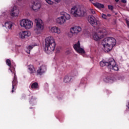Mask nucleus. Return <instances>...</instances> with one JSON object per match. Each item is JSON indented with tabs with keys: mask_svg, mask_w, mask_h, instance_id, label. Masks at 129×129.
I'll use <instances>...</instances> for the list:
<instances>
[{
	"mask_svg": "<svg viewBox=\"0 0 129 129\" xmlns=\"http://www.w3.org/2000/svg\"><path fill=\"white\" fill-rule=\"evenodd\" d=\"M62 16L63 17V19H64L66 23L67 21H69L70 19H71V16L70 14L66 12H64Z\"/></svg>",
	"mask_w": 129,
	"mask_h": 129,
	"instance_id": "obj_20",
	"label": "nucleus"
},
{
	"mask_svg": "<svg viewBox=\"0 0 129 129\" xmlns=\"http://www.w3.org/2000/svg\"><path fill=\"white\" fill-rule=\"evenodd\" d=\"M32 5H30V9L33 10L34 12H39L41 7V4L38 2L35 1L32 2Z\"/></svg>",
	"mask_w": 129,
	"mask_h": 129,
	"instance_id": "obj_10",
	"label": "nucleus"
},
{
	"mask_svg": "<svg viewBox=\"0 0 129 129\" xmlns=\"http://www.w3.org/2000/svg\"><path fill=\"white\" fill-rule=\"evenodd\" d=\"M89 12L90 14H91L92 15H95L96 14L95 10H94V9H93L92 8H90L89 9Z\"/></svg>",
	"mask_w": 129,
	"mask_h": 129,
	"instance_id": "obj_26",
	"label": "nucleus"
},
{
	"mask_svg": "<svg viewBox=\"0 0 129 129\" xmlns=\"http://www.w3.org/2000/svg\"><path fill=\"white\" fill-rule=\"evenodd\" d=\"M71 30L74 32V34L77 35L82 31V28L80 26H75L71 28Z\"/></svg>",
	"mask_w": 129,
	"mask_h": 129,
	"instance_id": "obj_17",
	"label": "nucleus"
},
{
	"mask_svg": "<svg viewBox=\"0 0 129 129\" xmlns=\"http://www.w3.org/2000/svg\"><path fill=\"white\" fill-rule=\"evenodd\" d=\"M121 1L123 4H126V0H121Z\"/></svg>",
	"mask_w": 129,
	"mask_h": 129,
	"instance_id": "obj_32",
	"label": "nucleus"
},
{
	"mask_svg": "<svg viewBox=\"0 0 129 129\" xmlns=\"http://www.w3.org/2000/svg\"><path fill=\"white\" fill-rule=\"evenodd\" d=\"M125 21H126V23L127 24V25L128 27L129 28V20L127 19H126Z\"/></svg>",
	"mask_w": 129,
	"mask_h": 129,
	"instance_id": "obj_31",
	"label": "nucleus"
},
{
	"mask_svg": "<svg viewBox=\"0 0 129 129\" xmlns=\"http://www.w3.org/2000/svg\"><path fill=\"white\" fill-rule=\"evenodd\" d=\"M34 22L36 25V27L33 29L34 33H35L36 35L42 34V32L44 30V28H45L43 20L39 18H36L35 19Z\"/></svg>",
	"mask_w": 129,
	"mask_h": 129,
	"instance_id": "obj_7",
	"label": "nucleus"
},
{
	"mask_svg": "<svg viewBox=\"0 0 129 129\" xmlns=\"http://www.w3.org/2000/svg\"><path fill=\"white\" fill-rule=\"evenodd\" d=\"M74 34L75 33H74L73 31L71 29L70 31L67 33L68 38H69V39H72Z\"/></svg>",
	"mask_w": 129,
	"mask_h": 129,
	"instance_id": "obj_23",
	"label": "nucleus"
},
{
	"mask_svg": "<svg viewBox=\"0 0 129 129\" xmlns=\"http://www.w3.org/2000/svg\"><path fill=\"white\" fill-rule=\"evenodd\" d=\"M71 81V76H66L64 79V82L66 83L67 82H70V81Z\"/></svg>",
	"mask_w": 129,
	"mask_h": 129,
	"instance_id": "obj_25",
	"label": "nucleus"
},
{
	"mask_svg": "<svg viewBox=\"0 0 129 129\" xmlns=\"http://www.w3.org/2000/svg\"><path fill=\"white\" fill-rule=\"evenodd\" d=\"M31 88L32 89H38L39 88V84L37 83H33L31 85Z\"/></svg>",
	"mask_w": 129,
	"mask_h": 129,
	"instance_id": "obj_24",
	"label": "nucleus"
},
{
	"mask_svg": "<svg viewBox=\"0 0 129 129\" xmlns=\"http://www.w3.org/2000/svg\"><path fill=\"white\" fill-rule=\"evenodd\" d=\"M10 15L12 17H18L20 15V9L18 6H14L11 9Z\"/></svg>",
	"mask_w": 129,
	"mask_h": 129,
	"instance_id": "obj_13",
	"label": "nucleus"
},
{
	"mask_svg": "<svg viewBox=\"0 0 129 129\" xmlns=\"http://www.w3.org/2000/svg\"><path fill=\"white\" fill-rule=\"evenodd\" d=\"M87 21L88 23H89L91 26L95 28V29L100 28V25H101L100 21L96 19V18L93 15H89L87 17Z\"/></svg>",
	"mask_w": 129,
	"mask_h": 129,
	"instance_id": "obj_9",
	"label": "nucleus"
},
{
	"mask_svg": "<svg viewBox=\"0 0 129 129\" xmlns=\"http://www.w3.org/2000/svg\"><path fill=\"white\" fill-rule=\"evenodd\" d=\"M71 14L76 18L78 17L83 18V17H85L86 15V10L81 7L73 6L71 9Z\"/></svg>",
	"mask_w": 129,
	"mask_h": 129,
	"instance_id": "obj_4",
	"label": "nucleus"
},
{
	"mask_svg": "<svg viewBox=\"0 0 129 129\" xmlns=\"http://www.w3.org/2000/svg\"><path fill=\"white\" fill-rule=\"evenodd\" d=\"M56 42L52 36H49L45 39L44 51L47 54H51L55 50Z\"/></svg>",
	"mask_w": 129,
	"mask_h": 129,
	"instance_id": "obj_2",
	"label": "nucleus"
},
{
	"mask_svg": "<svg viewBox=\"0 0 129 129\" xmlns=\"http://www.w3.org/2000/svg\"><path fill=\"white\" fill-rule=\"evenodd\" d=\"M5 15H6V13L3 14V16H5Z\"/></svg>",
	"mask_w": 129,
	"mask_h": 129,
	"instance_id": "obj_39",
	"label": "nucleus"
},
{
	"mask_svg": "<svg viewBox=\"0 0 129 129\" xmlns=\"http://www.w3.org/2000/svg\"><path fill=\"white\" fill-rule=\"evenodd\" d=\"M47 71V66L45 64L41 66L37 70V74L39 75H43Z\"/></svg>",
	"mask_w": 129,
	"mask_h": 129,
	"instance_id": "obj_15",
	"label": "nucleus"
},
{
	"mask_svg": "<svg viewBox=\"0 0 129 129\" xmlns=\"http://www.w3.org/2000/svg\"><path fill=\"white\" fill-rule=\"evenodd\" d=\"M104 81L105 82H109L110 83H112L114 81H115V78H109V77L106 78L104 79Z\"/></svg>",
	"mask_w": 129,
	"mask_h": 129,
	"instance_id": "obj_22",
	"label": "nucleus"
},
{
	"mask_svg": "<svg viewBox=\"0 0 129 129\" xmlns=\"http://www.w3.org/2000/svg\"><path fill=\"white\" fill-rule=\"evenodd\" d=\"M35 101V99L32 98L31 100L30 101V102H33Z\"/></svg>",
	"mask_w": 129,
	"mask_h": 129,
	"instance_id": "obj_34",
	"label": "nucleus"
},
{
	"mask_svg": "<svg viewBox=\"0 0 129 129\" xmlns=\"http://www.w3.org/2000/svg\"><path fill=\"white\" fill-rule=\"evenodd\" d=\"M20 26L25 30H31L34 27V23L30 19H24L20 21Z\"/></svg>",
	"mask_w": 129,
	"mask_h": 129,
	"instance_id": "obj_8",
	"label": "nucleus"
},
{
	"mask_svg": "<svg viewBox=\"0 0 129 129\" xmlns=\"http://www.w3.org/2000/svg\"><path fill=\"white\" fill-rule=\"evenodd\" d=\"M115 1L116 2V3H118V2H119V0H115Z\"/></svg>",
	"mask_w": 129,
	"mask_h": 129,
	"instance_id": "obj_37",
	"label": "nucleus"
},
{
	"mask_svg": "<svg viewBox=\"0 0 129 129\" xmlns=\"http://www.w3.org/2000/svg\"><path fill=\"white\" fill-rule=\"evenodd\" d=\"M6 64L8 65V66L10 67L9 70H10L11 73L14 75V78L12 81V92L13 93H14V90H16V86H17V85L18 84V79H17V75H16V70L14 67L12 66V62L10 59H8L6 60Z\"/></svg>",
	"mask_w": 129,
	"mask_h": 129,
	"instance_id": "obj_5",
	"label": "nucleus"
},
{
	"mask_svg": "<svg viewBox=\"0 0 129 129\" xmlns=\"http://www.w3.org/2000/svg\"><path fill=\"white\" fill-rule=\"evenodd\" d=\"M37 46V44H34V45H29L28 46H27V49L28 50H32V49H33L34 48V47Z\"/></svg>",
	"mask_w": 129,
	"mask_h": 129,
	"instance_id": "obj_27",
	"label": "nucleus"
},
{
	"mask_svg": "<svg viewBox=\"0 0 129 129\" xmlns=\"http://www.w3.org/2000/svg\"><path fill=\"white\" fill-rule=\"evenodd\" d=\"M126 106L129 109V102H128V104L126 105Z\"/></svg>",
	"mask_w": 129,
	"mask_h": 129,
	"instance_id": "obj_36",
	"label": "nucleus"
},
{
	"mask_svg": "<svg viewBox=\"0 0 129 129\" xmlns=\"http://www.w3.org/2000/svg\"><path fill=\"white\" fill-rule=\"evenodd\" d=\"M100 65L101 67L107 66L109 69H112L114 71H118V66L115 62V60H114L113 59H112L109 61L102 60L100 62Z\"/></svg>",
	"mask_w": 129,
	"mask_h": 129,
	"instance_id": "obj_6",
	"label": "nucleus"
},
{
	"mask_svg": "<svg viewBox=\"0 0 129 129\" xmlns=\"http://www.w3.org/2000/svg\"><path fill=\"white\" fill-rule=\"evenodd\" d=\"M45 2L48 4V5H50L51 6L52 5H54V2L52 1L51 0H45Z\"/></svg>",
	"mask_w": 129,
	"mask_h": 129,
	"instance_id": "obj_28",
	"label": "nucleus"
},
{
	"mask_svg": "<svg viewBox=\"0 0 129 129\" xmlns=\"http://www.w3.org/2000/svg\"><path fill=\"white\" fill-rule=\"evenodd\" d=\"M32 34L29 31H21L17 35L18 37L20 39H25L26 37H31Z\"/></svg>",
	"mask_w": 129,
	"mask_h": 129,
	"instance_id": "obj_12",
	"label": "nucleus"
},
{
	"mask_svg": "<svg viewBox=\"0 0 129 129\" xmlns=\"http://www.w3.org/2000/svg\"><path fill=\"white\" fill-rule=\"evenodd\" d=\"M92 4L93 5V6H94V7L97 8V9H99V10H100L101 9H104V5L98 2L92 3Z\"/></svg>",
	"mask_w": 129,
	"mask_h": 129,
	"instance_id": "obj_18",
	"label": "nucleus"
},
{
	"mask_svg": "<svg viewBox=\"0 0 129 129\" xmlns=\"http://www.w3.org/2000/svg\"><path fill=\"white\" fill-rule=\"evenodd\" d=\"M28 54H30V51L27 52Z\"/></svg>",
	"mask_w": 129,
	"mask_h": 129,
	"instance_id": "obj_40",
	"label": "nucleus"
},
{
	"mask_svg": "<svg viewBox=\"0 0 129 129\" xmlns=\"http://www.w3.org/2000/svg\"><path fill=\"white\" fill-rule=\"evenodd\" d=\"M110 14H108V15H107V17H110Z\"/></svg>",
	"mask_w": 129,
	"mask_h": 129,
	"instance_id": "obj_38",
	"label": "nucleus"
},
{
	"mask_svg": "<svg viewBox=\"0 0 129 129\" xmlns=\"http://www.w3.org/2000/svg\"><path fill=\"white\" fill-rule=\"evenodd\" d=\"M28 72L30 74H34V73H36V70H35V68L34 67V66L30 64L28 66Z\"/></svg>",
	"mask_w": 129,
	"mask_h": 129,
	"instance_id": "obj_19",
	"label": "nucleus"
},
{
	"mask_svg": "<svg viewBox=\"0 0 129 129\" xmlns=\"http://www.w3.org/2000/svg\"><path fill=\"white\" fill-rule=\"evenodd\" d=\"M49 32L53 34H57L60 35L61 34V29L57 26H53L49 28Z\"/></svg>",
	"mask_w": 129,
	"mask_h": 129,
	"instance_id": "obj_14",
	"label": "nucleus"
},
{
	"mask_svg": "<svg viewBox=\"0 0 129 129\" xmlns=\"http://www.w3.org/2000/svg\"><path fill=\"white\" fill-rule=\"evenodd\" d=\"M74 49L76 51V52L80 54H84V53H85L84 49L80 47V42H79V41L74 45Z\"/></svg>",
	"mask_w": 129,
	"mask_h": 129,
	"instance_id": "obj_11",
	"label": "nucleus"
},
{
	"mask_svg": "<svg viewBox=\"0 0 129 129\" xmlns=\"http://www.w3.org/2000/svg\"><path fill=\"white\" fill-rule=\"evenodd\" d=\"M19 2H21V0H18Z\"/></svg>",
	"mask_w": 129,
	"mask_h": 129,
	"instance_id": "obj_41",
	"label": "nucleus"
},
{
	"mask_svg": "<svg viewBox=\"0 0 129 129\" xmlns=\"http://www.w3.org/2000/svg\"><path fill=\"white\" fill-rule=\"evenodd\" d=\"M89 2H90L92 4L93 3V4H94V3H93V2H94V0H89Z\"/></svg>",
	"mask_w": 129,
	"mask_h": 129,
	"instance_id": "obj_35",
	"label": "nucleus"
},
{
	"mask_svg": "<svg viewBox=\"0 0 129 129\" xmlns=\"http://www.w3.org/2000/svg\"><path fill=\"white\" fill-rule=\"evenodd\" d=\"M55 22L57 25H59L60 26H62V25H64V24L66 23L65 21V19H64V17L62 16L57 17L55 20Z\"/></svg>",
	"mask_w": 129,
	"mask_h": 129,
	"instance_id": "obj_16",
	"label": "nucleus"
},
{
	"mask_svg": "<svg viewBox=\"0 0 129 129\" xmlns=\"http://www.w3.org/2000/svg\"><path fill=\"white\" fill-rule=\"evenodd\" d=\"M108 8L109 10H111V11H112V10H113V6L111 5H108Z\"/></svg>",
	"mask_w": 129,
	"mask_h": 129,
	"instance_id": "obj_30",
	"label": "nucleus"
},
{
	"mask_svg": "<svg viewBox=\"0 0 129 129\" xmlns=\"http://www.w3.org/2000/svg\"><path fill=\"white\" fill-rule=\"evenodd\" d=\"M102 45L104 52H109L116 45V39L113 37L105 38L102 41Z\"/></svg>",
	"mask_w": 129,
	"mask_h": 129,
	"instance_id": "obj_1",
	"label": "nucleus"
},
{
	"mask_svg": "<svg viewBox=\"0 0 129 129\" xmlns=\"http://www.w3.org/2000/svg\"><path fill=\"white\" fill-rule=\"evenodd\" d=\"M56 3H57V4H59V3H60V2H61V0H54Z\"/></svg>",
	"mask_w": 129,
	"mask_h": 129,
	"instance_id": "obj_33",
	"label": "nucleus"
},
{
	"mask_svg": "<svg viewBox=\"0 0 129 129\" xmlns=\"http://www.w3.org/2000/svg\"><path fill=\"white\" fill-rule=\"evenodd\" d=\"M5 27L7 30H10L12 29V27H13V24L11 22H6L5 23Z\"/></svg>",
	"mask_w": 129,
	"mask_h": 129,
	"instance_id": "obj_21",
	"label": "nucleus"
},
{
	"mask_svg": "<svg viewBox=\"0 0 129 129\" xmlns=\"http://www.w3.org/2000/svg\"><path fill=\"white\" fill-rule=\"evenodd\" d=\"M101 17H102V19H104V20H107V15H106L104 14H102Z\"/></svg>",
	"mask_w": 129,
	"mask_h": 129,
	"instance_id": "obj_29",
	"label": "nucleus"
},
{
	"mask_svg": "<svg viewBox=\"0 0 129 129\" xmlns=\"http://www.w3.org/2000/svg\"><path fill=\"white\" fill-rule=\"evenodd\" d=\"M97 33H95L93 35V39L94 41H99L101 39H103L105 36L108 35V30L106 28L103 27L102 28H96Z\"/></svg>",
	"mask_w": 129,
	"mask_h": 129,
	"instance_id": "obj_3",
	"label": "nucleus"
}]
</instances>
